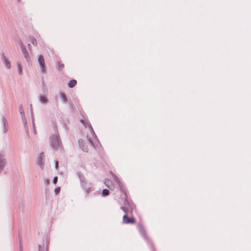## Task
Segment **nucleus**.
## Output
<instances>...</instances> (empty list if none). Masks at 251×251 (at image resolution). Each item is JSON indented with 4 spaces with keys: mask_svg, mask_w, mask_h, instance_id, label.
<instances>
[{
    "mask_svg": "<svg viewBox=\"0 0 251 251\" xmlns=\"http://www.w3.org/2000/svg\"><path fill=\"white\" fill-rule=\"evenodd\" d=\"M89 141L90 144H92V142L91 141V140L90 139H89Z\"/></svg>",
    "mask_w": 251,
    "mask_h": 251,
    "instance_id": "obj_18",
    "label": "nucleus"
},
{
    "mask_svg": "<svg viewBox=\"0 0 251 251\" xmlns=\"http://www.w3.org/2000/svg\"><path fill=\"white\" fill-rule=\"evenodd\" d=\"M40 100L41 102L45 103L47 101V99L45 96H42L40 97Z\"/></svg>",
    "mask_w": 251,
    "mask_h": 251,
    "instance_id": "obj_7",
    "label": "nucleus"
},
{
    "mask_svg": "<svg viewBox=\"0 0 251 251\" xmlns=\"http://www.w3.org/2000/svg\"><path fill=\"white\" fill-rule=\"evenodd\" d=\"M105 183L107 185V186L109 188V189H111L109 184L111 183V181L109 179H107L105 180Z\"/></svg>",
    "mask_w": 251,
    "mask_h": 251,
    "instance_id": "obj_10",
    "label": "nucleus"
},
{
    "mask_svg": "<svg viewBox=\"0 0 251 251\" xmlns=\"http://www.w3.org/2000/svg\"><path fill=\"white\" fill-rule=\"evenodd\" d=\"M119 186L120 191L124 194V197L123 198L125 199L124 206L121 207V209L125 212V214L123 217V223L126 224H133L135 223V219L133 217H128L127 213L129 211L132 212L134 205L131 202L128 201L126 189L124 185L120 182L119 183Z\"/></svg>",
    "mask_w": 251,
    "mask_h": 251,
    "instance_id": "obj_1",
    "label": "nucleus"
},
{
    "mask_svg": "<svg viewBox=\"0 0 251 251\" xmlns=\"http://www.w3.org/2000/svg\"><path fill=\"white\" fill-rule=\"evenodd\" d=\"M61 97H62V99H63L64 101H66V97H65V96L63 94H61Z\"/></svg>",
    "mask_w": 251,
    "mask_h": 251,
    "instance_id": "obj_15",
    "label": "nucleus"
},
{
    "mask_svg": "<svg viewBox=\"0 0 251 251\" xmlns=\"http://www.w3.org/2000/svg\"><path fill=\"white\" fill-rule=\"evenodd\" d=\"M58 161H56L55 162V168L56 169H58Z\"/></svg>",
    "mask_w": 251,
    "mask_h": 251,
    "instance_id": "obj_16",
    "label": "nucleus"
},
{
    "mask_svg": "<svg viewBox=\"0 0 251 251\" xmlns=\"http://www.w3.org/2000/svg\"><path fill=\"white\" fill-rule=\"evenodd\" d=\"M18 68H19V71L20 74H21L22 73V68H21V66H20V65H19Z\"/></svg>",
    "mask_w": 251,
    "mask_h": 251,
    "instance_id": "obj_14",
    "label": "nucleus"
},
{
    "mask_svg": "<svg viewBox=\"0 0 251 251\" xmlns=\"http://www.w3.org/2000/svg\"><path fill=\"white\" fill-rule=\"evenodd\" d=\"M1 58L6 68L9 69L11 67L10 62L8 59L3 53L1 54Z\"/></svg>",
    "mask_w": 251,
    "mask_h": 251,
    "instance_id": "obj_4",
    "label": "nucleus"
},
{
    "mask_svg": "<svg viewBox=\"0 0 251 251\" xmlns=\"http://www.w3.org/2000/svg\"><path fill=\"white\" fill-rule=\"evenodd\" d=\"M90 130H91V131L92 133L93 134V133H94L93 129V128H92V126H90Z\"/></svg>",
    "mask_w": 251,
    "mask_h": 251,
    "instance_id": "obj_17",
    "label": "nucleus"
},
{
    "mask_svg": "<svg viewBox=\"0 0 251 251\" xmlns=\"http://www.w3.org/2000/svg\"><path fill=\"white\" fill-rule=\"evenodd\" d=\"M109 194V191L108 189H105L102 191V195L103 196H107Z\"/></svg>",
    "mask_w": 251,
    "mask_h": 251,
    "instance_id": "obj_8",
    "label": "nucleus"
},
{
    "mask_svg": "<svg viewBox=\"0 0 251 251\" xmlns=\"http://www.w3.org/2000/svg\"><path fill=\"white\" fill-rule=\"evenodd\" d=\"M57 179H58V177L57 176H55L54 178H53V182L54 183V184H56L57 181Z\"/></svg>",
    "mask_w": 251,
    "mask_h": 251,
    "instance_id": "obj_12",
    "label": "nucleus"
},
{
    "mask_svg": "<svg viewBox=\"0 0 251 251\" xmlns=\"http://www.w3.org/2000/svg\"><path fill=\"white\" fill-rule=\"evenodd\" d=\"M60 187H58V188H56L55 189L54 192H55V194L57 195L60 192Z\"/></svg>",
    "mask_w": 251,
    "mask_h": 251,
    "instance_id": "obj_11",
    "label": "nucleus"
},
{
    "mask_svg": "<svg viewBox=\"0 0 251 251\" xmlns=\"http://www.w3.org/2000/svg\"><path fill=\"white\" fill-rule=\"evenodd\" d=\"M38 60L41 67V72L43 73H45V63L43 56L42 55H39L38 58Z\"/></svg>",
    "mask_w": 251,
    "mask_h": 251,
    "instance_id": "obj_3",
    "label": "nucleus"
},
{
    "mask_svg": "<svg viewBox=\"0 0 251 251\" xmlns=\"http://www.w3.org/2000/svg\"><path fill=\"white\" fill-rule=\"evenodd\" d=\"M51 146L55 149H58L59 147V141L57 136L53 135L50 138Z\"/></svg>",
    "mask_w": 251,
    "mask_h": 251,
    "instance_id": "obj_2",
    "label": "nucleus"
},
{
    "mask_svg": "<svg viewBox=\"0 0 251 251\" xmlns=\"http://www.w3.org/2000/svg\"><path fill=\"white\" fill-rule=\"evenodd\" d=\"M31 41L34 46H37V41L35 38H32L31 39Z\"/></svg>",
    "mask_w": 251,
    "mask_h": 251,
    "instance_id": "obj_9",
    "label": "nucleus"
},
{
    "mask_svg": "<svg viewBox=\"0 0 251 251\" xmlns=\"http://www.w3.org/2000/svg\"><path fill=\"white\" fill-rule=\"evenodd\" d=\"M64 67V64H63V63H61V64H59V69H62V68H63Z\"/></svg>",
    "mask_w": 251,
    "mask_h": 251,
    "instance_id": "obj_13",
    "label": "nucleus"
},
{
    "mask_svg": "<svg viewBox=\"0 0 251 251\" xmlns=\"http://www.w3.org/2000/svg\"><path fill=\"white\" fill-rule=\"evenodd\" d=\"M79 143L80 144V146L82 148V150L85 152H87L88 151V149L87 146L85 145L84 143H83L82 140H79Z\"/></svg>",
    "mask_w": 251,
    "mask_h": 251,
    "instance_id": "obj_5",
    "label": "nucleus"
},
{
    "mask_svg": "<svg viewBox=\"0 0 251 251\" xmlns=\"http://www.w3.org/2000/svg\"><path fill=\"white\" fill-rule=\"evenodd\" d=\"M76 84V81L75 79H73L70 81L68 84V86L70 88L74 87Z\"/></svg>",
    "mask_w": 251,
    "mask_h": 251,
    "instance_id": "obj_6",
    "label": "nucleus"
}]
</instances>
